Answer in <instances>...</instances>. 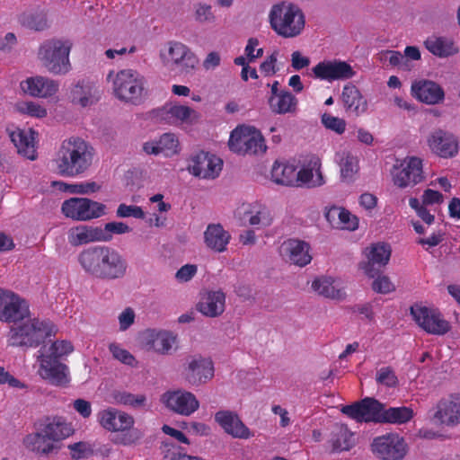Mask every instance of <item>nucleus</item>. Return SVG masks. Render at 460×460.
Listing matches in <instances>:
<instances>
[{
  "instance_id": "nucleus-1",
  "label": "nucleus",
  "mask_w": 460,
  "mask_h": 460,
  "mask_svg": "<svg viewBox=\"0 0 460 460\" xmlns=\"http://www.w3.org/2000/svg\"><path fill=\"white\" fill-rule=\"evenodd\" d=\"M78 262L85 273L103 280L123 279L128 271L125 257L115 248L105 245L83 250L78 254Z\"/></svg>"
},
{
  "instance_id": "nucleus-2",
  "label": "nucleus",
  "mask_w": 460,
  "mask_h": 460,
  "mask_svg": "<svg viewBox=\"0 0 460 460\" xmlns=\"http://www.w3.org/2000/svg\"><path fill=\"white\" fill-rule=\"evenodd\" d=\"M92 159L88 144L79 137H70L62 142L52 160V168L63 177H74L85 172Z\"/></svg>"
},
{
  "instance_id": "nucleus-3",
  "label": "nucleus",
  "mask_w": 460,
  "mask_h": 460,
  "mask_svg": "<svg viewBox=\"0 0 460 460\" xmlns=\"http://www.w3.org/2000/svg\"><path fill=\"white\" fill-rule=\"evenodd\" d=\"M268 21L272 31L285 39L300 36L306 24L302 8L290 1H281L273 4L269 11Z\"/></svg>"
},
{
  "instance_id": "nucleus-4",
  "label": "nucleus",
  "mask_w": 460,
  "mask_h": 460,
  "mask_svg": "<svg viewBox=\"0 0 460 460\" xmlns=\"http://www.w3.org/2000/svg\"><path fill=\"white\" fill-rule=\"evenodd\" d=\"M114 96L121 102L139 104L146 93V78L136 69H111L106 75Z\"/></svg>"
},
{
  "instance_id": "nucleus-5",
  "label": "nucleus",
  "mask_w": 460,
  "mask_h": 460,
  "mask_svg": "<svg viewBox=\"0 0 460 460\" xmlns=\"http://www.w3.org/2000/svg\"><path fill=\"white\" fill-rule=\"evenodd\" d=\"M73 42L70 39L52 37L43 40L37 50V59L50 74L64 75L72 69L70 53Z\"/></svg>"
},
{
  "instance_id": "nucleus-6",
  "label": "nucleus",
  "mask_w": 460,
  "mask_h": 460,
  "mask_svg": "<svg viewBox=\"0 0 460 460\" xmlns=\"http://www.w3.org/2000/svg\"><path fill=\"white\" fill-rule=\"evenodd\" d=\"M100 426L109 432L120 433L114 443L125 447L136 446L143 437L140 429L134 428L135 420L130 414L118 409L108 407L97 413Z\"/></svg>"
},
{
  "instance_id": "nucleus-7",
  "label": "nucleus",
  "mask_w": 460,
  "mask_h": 460,
  "mask_svg": "<svg viewBox=\"0 0 460 460\" xmlns=\"http://www.w3.org/2000/svg\"><path fill=\"white\" fill-rule=\"evenodd\" d=\"M58 328L50 322L32 317L13 324L7 335V343L13 347H36L46 338L55 335Z\"/></svg>"
},
{
  "instance_id": "nucleus-8",
  "label": "nucleus",
  "mask_w": 460,
  "mask_h": 460,
  "mask_svg": "<svg viewBox=\"0 0 460 460\" xmlns=\"http://www.w3.org/2000/svg\"><path fill=\"white\" fill-rule=\"evenodd\" d=\"M158 58L164 70L180 74L190 73L199 64L194 52L187 45L177 40L166 42L160 49Z\"/></svg>"
},
{
  "instance_id": "nucleus-9",
  "label": "nucleus",
  "mask_w": 460,
  "mask_h": 460,
  "mask_svg": "<svg viewBox=\"0 0 460 460\" xmlns=\"http://www.w3.org/2000/svg\"><path fill=\"white\" fill-rule=\"evenodd\" d=\"M229 149L241 155L263 154L267 150L265 138L253 126L241 125L230 134Z\"/></svg>"
},
{
  "instance_id": "nucleus-10",
  "label": "nucleus",
  "mask_w": 460,
  "mask_h": 460,
  "mask_svg": "<svg viewBox=\"0 0 460 460\" xmlns=\"http://www.w3.org/2000/svg\"><path fill=\"white\" fill-rule=\"evenodd\" d=\"M60 211L68 219L88 222L107 214V207L102 202L84 197H72L64 200Z\"/></svg>"
},
{
  "instance_id": "nucleus-11",
  "label": "nucleus",
  "mask_w": 460,
  "mask_h": 460,
  "mask_svg": "<svg viewBox=\"0 0 460 460\" xmlns=\"http://www.w3.org/2000/svg\"><path fill=\"white\" fill-rule=\"evenodd\" d=\"M393 183L401 189L413 187L424 180L423 160L406 156L397 160L391 170Z\"/></svg>"
},
{
  "instance_id": "nucleus-12",
  "label": "nucleus",
  "mask_w": 460,
  "mask_h": 460,
  "mask_svg": "<svg viewBox=\"0 0 460 460\" xmlns=\"http://www.w3.org/2000/svg\"><path fill=\"white\" fill-rule=\"evenodd\" d=\"M370 450L380 460H402L408 454L409 447L403 437L391 432L374 438Z\"/></svg>"
},
{
  "instance_id": "nucleus-13",
  "label": "nucleus",
  "mask_w": 460,
  "mask_h": 460,
  "mask_svg": "<svg viewBox=\"0 0 460 460\" xmlns=\"http://www.w3.org/2000/svg\"><path fill=\"white\" fill-rule=\"evenodd\" d=\"M214 363L210 358L199 354L188 356L182 364L181 375L191 385H200L214 376Z\"/></svg>"
},
{
  "instance_id": "nucleus-14",
  "label": "nucleus",
  "mask_w": 460,
  "mask_h": 460,
  "mask_svg": "<svg viewBox=\"0 0 460 460\" xmlns=\"http://www.w3.org/2000/svg\"><path fill=\"white\" fill-rule=\"evenodd\" d=\"M411 314L424 331L435 335H443L450 330V323L434 306H427L416 304L411 307Z\"/></svg>"
},
{
  "instance_id": "nucleus-15",
  "label": "nucleus",
  "mask_w": 460,
  "mask_h": 460,
  "mask_svg": "<svg viewBox=\"0 0 460 460\" xmlns=\"http://www.w3.org/2000/svg\"><path fill=\"white\" fill-rule=\"evenodd\" d=\"M31 314L29 303L9 289L0 288V321L15 324Z\"/></svg>"
},
{
  "instance_id": "nucleus-16",
  "label": "nucleus",
  "mask_w": 460,
  "mask_h": 460,
  "mask_svg": "<svg viewBox=\"0 0 460 460\" xmlns=\"http://www.w3.org/2000/svg\"><path fill=\"white\" fill-rule=\"evenodd\" d=\"M141 347L158 355H170L177 349V335L164 329H146L140 334Z\"/></svg>"
},
{
  "instance_id": "nucleus-17",
  "label": "nucleus",
  "mask_w": 460,
  "mask_h": 460,
  "mask_svg": "<svg viewBox=\"0 0 460 460\" xmlns=\"http://www.w3.org/2000/svg\"><path fill=\"white\" fill-rule=\"evenodd\" d=\"M234 216L240 221L256 229L269 227L274 219L270 208L258 200L239 204L234 211Z\"/></svg>"
},
{
  "instance_id": "nucleus-18",
  "label": "nucleus",
  "mask_w": 460,
  "mask_h": 460,
  "mask_svg": "<svg viewBox=\"0 0 460 460\" xmlns=\"http://www.w3.org/2000/svg\"><path fill=\"white\" fill-rule=\"evenodd\" d=\"M161 402L169 411L185 417L192 415L199 408V402L196 395L181 388L164 393Z\"/></svg>"
},
{
  "instance_id": "nucleus-19",
  "label": "nucleus",
  "mask_w": 460,
  "mask_h": 460,
  "mask_svg": "<svg viewBox=\"0 0 460 460\" xmlns=\"http://www.w3.org/2000/svg\"><path fill=\"white\" fill-rule=\"evenodd\" d=\"M158 118L170 126H192L199 122L200 114L193 108L179 102H166L157 113Z\"/></svg>"
},
{
  "instance_id": "nucleus-20",
  "label": "nucleus",
  "mask_w": 460,
  "mask_h": 460,
  "mask_svg": "<svg viewBox=\"0 0 460 460\" xmlns=\"http://www.w3.org/2000/svg\"><path fill=\"white\" fill-rule=\"evenodd\" d=\"M187 169L195 177L214 180L223 169V160L215 154L201 151L190 158Z\"/></svg>"
},
{
  "instance_id": "nucleus-21",
  "label": "nucleus",
  "mask_w": 460,
  "mask_h": 460,
  "mask_svg": "<svg viewBox=\"0 0 460 460\" xmlns=\"http://www.w3.org/2000/svg\"><path fill=\"white\" fill-rule=\"evenodd\" d=\"M313 76L321 81L332 83L352 78L356 72L347 62L340 59H324L312 68Z\"/></svg>"
},
{
  "instance_id": "nucleus-22",
  "label": "nucleus",
  "mask_w": 460,
  "mask_h": 460,
  "mask_svg": "<svg viewBox=\"0 0 460 460\" xmlns=\"http://www.w3.org/2000/svg\"><path fill=\"white\" fill-rule=\"evenodd\" d=\"M429 150L440 158H453L459 153V139L451 132L437 128L431 131L426 140Z\"/></svg>"
},
{
  "instance_id": "nucleus-23",
  "label": "nucleus",
  "mask_w": 460,
  "mask_h": 460,
  "mask_svg": "<svg viewBox=\"0 0 460 460\" xmlns=\"http://www.w3.org/2000/svg\"><path fill=\"white\" fill-rule=\"evenodd\" d=\"M142 150L146 155H161L164 158L179 155L181 152L180 137L172 132L164 133L157 137L144 142Z\"/></svg>"
},
{
  "instance_id": "nucleus-24",
  "label": "nucleus",
  "mask_w": 460,
  "mask_h": 460,
  "mask_svg": "<svg viewBox=\"0 0 460 460\" xmlns=\"http://www.w3.org/2000/svg\"><path fill=\"white\" fill-rule=\"evenodd\" d=\"M39 376L55 385H65L69 382L68 367L49 355L39 353Z\"/></svg>"
},
{
  "instance_id": "nucleus-25",
  "label": "nucleus",
  "mask_w": 460,
  "mask_h": 460,
  "mask_svg": "<svg viewBox=\"0 0 460 460\" xmlns=\"http://www.w3.org/2000/svg\"><path fill=\"white\" fill-rule=\"evenodd\" d=\"M365 261L360 262V270L368 277L374 278L376 267H385L388 264L392 249L386 243H375L366 247L364 252Z\"/></svg>"
},
{
  "instance_id": "nucleus-26",
  "label": "nucleus",
  "mask_w": 460,
  "mask_h": 460,
  "mask_svg": "<svg viewBox=\"0 0 460 460\" xmlns=\"http://www.w3.org/2000/svg\"><path fill=\"white\" fill-rule=\"evenodd\" d=\"M21 91L34 98L48 99L57 94L59 90L58 81L47 76H30L21 81Z\"/></svg>"
},
{
  "instance_id": "nucleus-27",
  "label": "nucleus",
  "mask_w": 460,
  "mask_h": 460,
  "mask_svg": "<svg viewBox=\"0 0 460 460\" xmlns=\"http://www.w3.org/2000/svg\"><path fill=\"white\" fill-rule=\"evenodd\" d=\"M383 404L372 398H365L352 405L344 406L341 411L358 421L380 422Z\"/></svg>"
},
{
  "instance_id": "nucleus-28",
  "label": "nucleus",
  "mask_w": 460,
  "mask_h": 460,
  "mask_svg": "<svg viewBox=\"0 0 460 460\" xmlns=\"http://www.w3.org/2000/svg\"><path fill=\"white\" fill-rule=\"evenodd\" d=\"M444 199L442 193L429 188L423 191L420 199L410 198L409 206L426 226H431L435 221V216L430 213L428 207L439 206L444 202Z\"/></svg>"
},
{
  "instance_id": "nucleus-29",
  "label": "nucleus",
  "mask_w": 460,
  "mask_h": 460,
  "mask_svg": "<svg viewBox=\"0 0 460 460\" xmlns=\"http://www.w3.org/2000/svg\"><path fill=\"white\" fill-rule=\"evenodd\" d=\"M279 254L286 261L299 267H304L312 261L309 243L298 239L284 241L279 247Z\"/></svg>"
},
{
  "instance_id": "nucleus-30",
  "label": "nucleus",
  "mask_w": 460,
  "mask_h": 460,
  "mask_svg": "<svg viewBox=\"0 0 460 460\" xmlns=\"http://www.w3.org/2000/svg\"><path fill=\"white\" fill-rule=\"evenodd\" d=\"M411 94L414 99L427 105L439 104L445 100L443 88L438 83L427 79L413 81Z\"/></svg>"
},
{
  "instance_id": "nucleus-31",
  "label": "nucleus",
  "mask_w": 460,
  "mask_h": 460,
  "mask_svg": "<svg viewBox=\"0 0 460 460\" xmlns=\"http://www.w3.org/2000/svg\"><path fill=\"white\" fill-rule=\"evenodd\" d=\"M434 418L442 425H460V394H452L438 401Z\"/></svg>"
},
{
  "instance_id": "nucleus-32",
  "label": "nucleus",
  "mask_w": 460,
  "mask_h": 460,
  "mask_svg": "<svg viewBox=\"0 0 460 460\" xmlns=\"http://www.w3.org/2000/svg\"><path fill=\"white\" fill-rule=\"evenodd\" d=\"M215 421L226 434L234 438L249 439L254 436V432L241 420L235 412L219 411L215 414Z\"/></svg>"
},
{
  "instance_id": "nucleus-33",
  "label": "nucleus",
  "mask_w": 460,
  "mask_h": 460,
  "mask_svg": "<svg viewBox=\"0 0 460 460\" xmlns=\"http://www.w3.org/2000/svg\"><path fill=\"white\" fill-rule=\"evenodd\" d=\"M357 444V438L347 426L335 425L328 436L326 447L332 454H341L350 451Z\"/></svg>"
},
{
  "instance_id": "nucleus-34",
  "label": "nucleus",
  "mask_w": 460,
  "mask_h": 460,
  "mask_svg": "<svg viewBox=\"0 0 460 460\" xmlns=\"http://www.w3.org/2000/svg\"><path fill=\"white\" fill-rule=\"evenodd\" d=\"M324 217L334 228L349 232L356 231L359 226V218L343 207L326 208Z\"/></svg>"
},
{
  "instance_id": "nucleus-35",
  "label": "nucleus",
  "mask_w": 460,
  "mask_h": 460,
  "mask_svg": "<svg viewBox=\"0 0 460 460\" xmlns=\"http://www.w3.org/2000/svg\"><path fill=\"white\" fill-rule=\"evenodd\" d=\"M325 183L319 158L313 157L297 170L296 187L317 188Z\"/></svg>"
},
{
  "instance_id": "nucleus-36",
  "label": "nucleus",
  "mask_w": 460,
  "mask_h": 460,
  "mask_svg": "<svg viewBox=\"0 0 460 460\" xmlns=\"http://www.w3.org/2000/svg\"><path fill=\"white\" fill-rule=\"evenodd\" d=\"M311 288L317 295L329 299L342 300L346 296L341 279L332 276L322 275L315 278Z\"/></svg>"
},
{
  "instance_id": "nucleus-37",
  "label": "nucleus",
  "mask_w": 460,
  "mask_h": 460,
  "mask_svg": "<svg viewBox=\"0 0 460 460\" xmlns=\"http://www.w3.org/2000/svg\"><path fill=\"white\" fill-rule=\"evenodd\" d=\"M270 181L280 186L296 187L297 165L295 161H275L270 169Z\"/></svg>"
},
{
  "instance_id": "nucleus-38",
  "label": "nucleus",
  "mask_w": 460,
  "mask_h": 460,
  "mask_svg": "<svg viewBox=\"0 0 460 460\" xmlns=\"http://www.w3.org/2000/svg\"><path fill=\"white\" fill-rule=\"evenodd\" d=\"M69 98L73 104L86 108L100 100V92L93 84L82 81L71 88Z\"/></svg>"
},
{
  "instance_id": "nucleus-39",
  "label": "nucleus",
  "mask_w": 460,
  "mask_h": 460,
  "mask_svg": "<svg viewBox=\"0 0 460 460\" xmlns=\"http://www.w3.org/2000/svg\"><path fill=\"white\" fill-rule=\"evenodd\" d=\"M226 307V295L221 290H212L202 294L197 308L203 315L217 317L223 314Z\"/></svg>"
},
{
  "instance_id": "nucleus-40",
  "label": "nucleus",
  "mask_w": 460,
  "mask_h": 460,
  "mask_svg": "<svg viewBox=\"0 0 460 460\" xmlns=\"http://www.w3.org/2000/svg\"><path fill=\"white\" fill-rule=\"evenodd\" d=\"M37 133L31 128H15L10 133L12 142L17 147L18 153L30 160L36 158Z\"/></svg>"
},
{
  "instance_id": "nucleus-41",
  "label": "nucleus",
  "mask_w": 460,
  "mask_h": 460,
  "mask_svg": "<svg viewBox=\"0 0 460 460\" xmlns=\"http://www.w3.org/2000/svg\"><path fill=\"white\" fill-rule=\"evenodd\" d=\"M99 226L80 224L67 230V242L71 246H81L92 243H101Z\"/></svg>"
},
{
  "instance_id": "nucleus-42",
  "label": "nucleus",
  "mask_w": 460,
  "mask_h": 460,
  "mask_svg": "<svg viewBox=\"0 0 460 460\" xmlns=\"http://www.w3.org/2000/svg\"><path fill=\"white\" fill-rule=\"evenodd\" d=\"M341 100L345 111L349 114L360 116L367 111L368 103L367 99L354 85L344 86Z\"/></svg>"
},
{
  "instance_id": "nucleus-43",
  "label": "nucleus",
  "mask_w": 460,
  "mask_h": 460,
  "mask_svg": "<svg viewBox=\"0 0 460 460\" xmlns=\"http://www.w3.org/2000/svg\"><path fill=\"white\" fill-rule=\"evenodd\" d=\"M231 235L228 231L219 224L208 225L204 232L205 245L216 252H223L230 242Z\"/></svg>"
},
{
  "instance_id": "nucleus-44",
  "label": "nucleus",
  "mask_w": 460,
  "mask_h": 460,
  "mask_svg": "<svg viewBox=\"0 0 460 460\" xmlns=\"http://www.w3.org/2000/svg\"><path fill=\"white\" fill-rule=\"evenodd\" d=\"M335 163L340 167L341 178L345 182L353 181L358 172V161L349 151L342 149L335 154Z\"/></svg>"
},
{
  "instance_id": "nucleus-45",
  "label": "nucleus",
  "mask_w": 460,
  "mask_h": 460,
  "mask_svg": "<svg viewBox=\"0 0 460 460\" xmlns=\"http://www.w3.org/2000/svg\"><path fill=\"white\" fill-rule=\"evenodd\" d=\"M424 44L429 52L439 58L453 56L459 50L455 42L446 37L432 36L428 38Z\"/></svg>"
},
{
  "instance_id": "nucleus-46",
  "label": "nucleus",
  "mask_w": 460,
  "mask_h": 460,
  "mask_svg": "<svg viewBox=\"0 0 460 460\" xmlns=\"http://www.w3.org/2000/svg\"><path fill=\"white\" fill-rule=\"evenodd\" d=\"M268 103L272 112L285 114L296 110L297 100L291 93L280 91L279 94L270 95Z\"/></svg>"
},
{
  "instance_id": "nucleus-47",
  "label": "nucleus",
  "mask_w": 460,
  "mask_h": 460,
  "mask_svg": "<svg viewBox=\"0 0 460 460\" xmlns=\"http://www.w3.org/2000/svg\"><path fill=\"white\" fill-rule=\"evenodd\" d=\"M22 443L27 449L40 455H49L55 448L54 444L48 439L43 430L28 434L24 437Z\"/></svg>"
},
{
  "instance_id": "nucleus-48",
  "label": "nucleus",
  "mask_w": 460,
  "mask_h": 460,
  "mask_svg": "<svg viewBox=\"0 0 460 460\" xmlns=\"http://www.w3.org/2000/svg\"><path fill=\"white\" fill-rule=\"evenodd\" d=\"M42 430L50 441L65 439L73 433L71 425L66 423L62 418L49 420Z\"/></svg>"
},
{
  "instance_id": "nucleus-49",
  "label": "nucleus",
  "mask_w": 460,
  "mask_h": 460,
  "mask_svg": "<svg viewBox=\"0 0 460 460\" xmlns=\"http://www.w3.org/2000/svg\"><path fill=\"white\" fill-rule=\"evenodd\" d=\"M14 111L21 115L28 116L33 119H41L48 116L47 107L36 101H19L13 106Z\"/></svg>"
},
{
  "instance_id": "nucleus-50",
  "label": "nucleus",
  "mask_w": 460,
  "mask_h": 460,
  "mask_svg": "<svg viewBox=\"0 0 460 460\" xmlns=\"http://www.w3.org/2000/svg\"><path fill=\"white\" fill-rule=\"evenodd\" d=\"M19 22L31 30L44 31L49 28L46 13L41 11H26L19 15Z\"/></svg>"
},
{
  "instance_id": "nucleus-51",
  "label": "nucleus",
  "mask_w": 460,
  "mask_h": 460,
  "mask_svg": "<svg viewBox=\"0 0 460 460\" xmlns=\"http://www.w3.org/2000/svg\"><path fill=\"white\" fill-rule=\"evenodd\" d=\"M413 417V411L409 407H392L385 409L383 406L380 422L402 424L408 422Z\"/></svg>"
},
{
  "instance_id": "nucleus-52",
  "label": "nucleus",
  "mask_w": 460,
  "mask_h": 460,
  "mask_svg": "<svg viewBox=\"0 0 460 460\" xmlns=\"http://www.w3.org/2000/svg\"><path fill=\"white\" fill-rule=\"evenodd\" d=\"M108 350L114 360L130 367H137L138 361L136 357L120 342H110Z\"/></svg>"
},
{
  "instance_id": "nucleus-53",
  "label": "nucleus",
  "mask_w": 460,
  "mask_h": 460,
  "mask_svg": "<svg viewBox=\"0 0 460 460\" xmlns=\"http://www.w3.org/2000/svg\"><path fill=\"white\" fill-rule=\"evenodd\" d=\"M74 351V346L69 341L60 340L52 342L49 346H44L39 353L49 355V358L59 359L67 357Z\"/></svg>"
},
{
  "instance_id": "nucleus-54",
  "label": "nucleus",
  "mask_w": 460,
  "mask_h": 460,
  "mask_svg": "<svg viewBox=\"0 0 460 460\" xmlns=\"http://www.w3.org/2000/svg\"><path fill=\"white\" fill-rule=\"evenodd\" d=\"M101 243H108L113 239L114 234H124L131 232V228L123 222H109L103 226H99Z\"/></svg>"
},
{
  "instance_id": "nucleus-55",
  "label": "nucleus",
  "mask_w": 460,
  "mask_h": 460,
  "mask_svg": "<svg viewBox=\"0 0 460 460\" xmlns=\"http://www.w3.org/2000/svg\"><path fill=\"white\" fill-rule=\"evenodd\" d=\"M114 402L124 406L138 409L146 406V397L142 394H131L126 391L113 394Z\"/></svg>"
},
{
  "instance_id": "nucleus-56",
  "label": "nucleus",
  "mask_w": 460,
  "mask_h": 460,
  "mask_svg": "<svg viewBox=\"0 0 460 460\" xmlns=\"http://www.w3.org/2000/svg\"><path fill=\"white\" fill-rule=\"evenodd\" d=\"M379 59L384 64L397 66L402 70H410L411 65L405 60L404 57L398 51L385 50L379 54Z\"/></svg>"
},
{
  "instance_id": "nucleus-57",
  "label": "nucleus",
  "mask_w": 460,
  "mask_h": 460,
  "mask_svg": "<svg viewBox=\"0 0 460 460\" xmlns=\"http://www.w3.org/2000/svg\"><path fill=\"white\" fill-rule=\"evenodd\" d=\"M321 122L326 129L331 130L337 135H342L347 127V122L344 119L328 112H323L321 115Z\"/></svg>"
},
{
  "instance_id": "nucleus-58",
  "label": "nucleus",
  "mask_w": 460,
  "mask_h": 460,
  "mask_svg": "<svg viewBox=\"0 0 460 460\" xmlns=\"http://www.w3.org/2000/svg\"><path fill=\"white\" fill-rule=\"evenodd\" d=\"M193 17L199 23H212L216 21L212 6L209 4L203 2L194 4Z\"/></svg>"
},
{
  "instance_id": "nucleus-59",
  "label": "nucleus",
  "mask_w": 460,
  "mask_h": 460,
  "mask_svg": "<svg viewBox=\"0 0 460 460\" xmlns=\"http://www.w3.org/2000/svg\"><path fill=\"white\" fill-rule=\"evenodd\" d=\"M163 453L165 460H204L202 457L182 453L178 447L167 442L163 444Z\"/></svg>"
},
{
  "instance_id": "nucleus-60",
  "label": "nucleus",
  "mask_w": 460,
  "mask_h": 460,
  "mask_svg": "<svg viewBox=\"0 0 460 460\" xmlns=\"http://www.w3.org/2000/svg\"><path fill=\"white\" fill-rule=\"evenodd\" d=\"M71 457L75 460L87 458L93 453V447L89 442L80 441L68 445Z\"/></svg>"
},
{
  "instance_id": "nucleus-61",
  "label": "nucleus",
  "mask_w": 460,
  "mask_h": 460,
  "mask_svg": "<svg viewBox=\"0 0 460 460\" xmlns=\"http://www.w3.org/2000/svg\"><path fill=\"white\" fill-rule=\"evenodd\" d=\"M279 56V50H274L269 57L265 58V60L260 66L261 73L265 76H272L279 70L278 66V59Z\"/></svg>"
},
{
  "instance_id": "nucleus-62",
  "label": "nucleus",
  "mask_w": 460,
  "mask_h": 460,
  "mask_svg": "<svg viewBox=\"0 0 460 460\" xmlns=\"http://www.w3.org/2000/svg\"><path fill=\"white\" fill-rule=\"evenodd\" d=\"M372 288L376 293L389 294L395 290V285L388 276L379 274L374 279Z\"/></svg>"
},
{
  "instance_id": "nucleus-63",
  "label": "nucleus",
  "mask_w": 460,
  "mask_h": 460,
  "mask_svg": "<svg viewBox=\"0 0 460 460\" xmlns=\"http://www.w3.org/2000/svg\"><path fill=\"white\" fill-rule=\"evenodd\" d=\"M116 215L118 217H134L137 219L145 218V212L139 206L120 204L119 205Z\"/></svg>"
},
{
  "instance_id": "nucleus-64",
  "label": "nucleus",
  "mask_w": 460,
  "mask_h": 460,
  "mask_svg": "<svg viewBox=\"0 0 460 460\" xmlns=\"http://www.w3.org/2000/svg\"><path fill=\"white\" fill-rule=\"evenodd\" d=\"M7 385L11 388L14 389H26L27 385L24 382L16 378L4 367L0 366V385Z\"/></svg>"
}]
</instances>
